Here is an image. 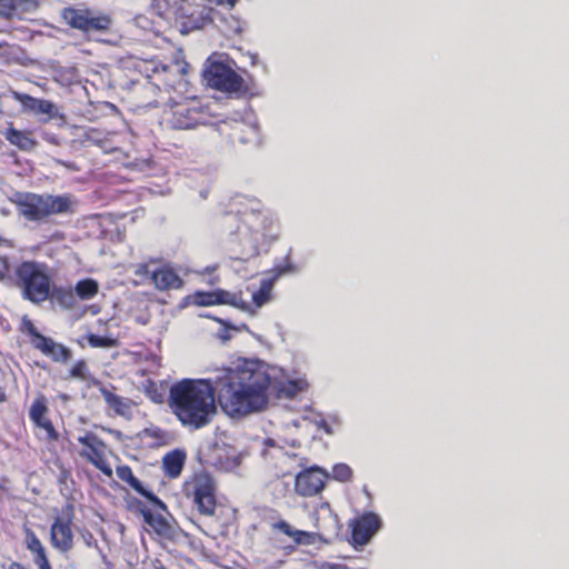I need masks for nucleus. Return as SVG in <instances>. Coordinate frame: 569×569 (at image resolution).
Here are the masks:
<instances>
[{
  "mask_svg": "<svg viewBox=\"0 0 569 569\" xmlns=\"http://www.w3.org/2000/svg\"><path fill=\"white\" fill-rule=\"evenodd\" d=\"M77 440L81 445L80 457L91 463L102 475L111 478L113 470L108 458L112 451L109 446L92 431H87L83 436L78 437Z\"/></svg>",
  "mask_w": 569,
  "mask_h": 569,
  "instance_id": "nucleus-9",
  "label": "nucleus"
},
{
  "mask_svg": "<svg viewBox=\"0 0 569 569\" xmlns=\"http://www.w3.org/2000/svg\"><path fill=\"white\" fill-rule=\"evenodd\" d=\"M87 340L90 347L92 348H110L117 345V341L113 338L106 336H98L94 333H89L87 336Z\"/></svg>",
  "mask_w": 569,
  "mask_h": 569,
  "instance_id": "nucleus-33",
  "label": "nucleus"
},
{
  "mask_svg": "<svg viewBox=\"0 0 569 569\" xmlns=\"http://www.w3.org/2000/svg\"><path fill=\"white\" fill-rule=\"evenodd\" d=\"M116 473L121 481L127 483L137 493L144 497L153 507H156L160 510L167 509L166 503L157 495H154L151 490H148L143 487L141 481L133 475V471L130 466H128V465L117 466Z\"/></svg>",
  "mask_w": 569,
  "mask_h": 569,
  "instance_id": "nucleus-17",
  "label": "nucleus"
},
{
  "mask_svg": "<svg viewBox=\"0 0 569 569\" xmlns=\"http://www.w3.org/2000/svg\"><path fill=\"white\" fill-rule=\"evenodd\" d=\"M4 138L10 144L22 151H31L38 146L31 131L18 130L12 124L6 129Z\"/></svg>",
  "mask_w": 569,
  "mask_h": 569,
  "instance_id": "nucleus-21",
  "label": "nucleus"
},
{
  "mask_svg": "<svg viewBox=\"0 0 569 569\" xmlns=\"http://www.w3.org/2000/svg\"><path fill=\"white\" fill-rule=\"evenodd\" d=\"M271 298V287L268 282L261 284V287L252 292L251 299L254 308H261Z\"/></svg>",
  "mask_w": 569,
  "mask_h": 569,
  "instance_id": "nucleus-32",
  "label": "nucleus"
},
{
  "mask_svg": "<svg viewBox=\"0 0 569 569\" xmlns=\"http://www.w3.org/2000/svg\"><path fill=\"white\" fill-rule=\"evenodd\" d=\"M189 63L174 60L169 64L158 59L140 60L136 69L148 80V83L160 94L168 93L167 98L150 101L153 107L167 106L163 112V120L167 126L174 130H188L204 122L206 111L200 102L188 96L189 81L187 79Z\"/></svg>",
  "mask_w": 569,
  "mask_h": 569,
  "instance_id": "nucleus-2",
  "label": "nucleus"
},
{
  "mask_svg": "<svg viewBox=\"0 0 569 569\" xmlns=\"http://www.w3.org/2000/svg\"><path fill=\"white\" fill-rule=\"evenodd\" d=\"M146 392L153 402H156V403L163 402V396L161 392L158 391V387H157L156 382L149 381L148 386L146 387Z\"/></svg>",
  "mask_w": 569,
  "mask_h": 569,
  "instance_id": "nucleus-36",
  "label": "nucleus"
},
{
  "mask_svg": "<svg viewBox=\"0 0 569 569\" xmlns=\"http://www.w3.org/2000/svg\"><path fill=\"white\" fill-rule=\"evenodd\" d=\"M54 110H56V106L50 100L37 99L34 114L52 116Z\"/></svg>",
  "mask_w": 569,
  "mask_h": 569,
  "instance_id": "nucleus-35",
  "label": "nucleus"
},
{
  "mask_svg": "<svg viewBox=\"0 0 569 569\" xmlns=\"http://www.w3.org/2000/svg\"><path fill=\"white\" fill-rule=\"evenodd\" d=\"M89 377H90V373H89L88 365H87L86 360L80 359V360L76 361L72 365V367L69 369L67 379H77V380L86 381V380H88Z\"/></svg>",
  "mask_w": 569,
  "mask_h": 569,
  "instance_id": "nucleus-31",
  "label": "nucleus"
},
{
  "mask_svg": "<svg viewBox=\"0 0 569 569\" xmlns=\"http://www.w3.org/2000/svg\"><path fill=\"white\" fill-rule=\"evenodd\" d=\"M132 270L134 286L151 283L160 292L180 290L184 286V280L174 267L160 258H149L148 261L138 262L132 266Z\"/></svg>",
  "mask_w": 569,
  "mask_h": 569,
  "instance_id": "nucleus-6",
  "label": "nucleus"
},
{
  "mask_svg": "<svg viewBox=\"0 0 569 569\" xmlns=\"http://www.w3.org/2000/svg\"><path fill=\"white\" fill-rule=\"evenodd\" d=\"M203 77L209 87L222 92H237L243 84V79L228 64L210 59L203 70Z\"/></svg>",
  "mask_w": 569,
  "mask_h": 569,
  "instance_id": "nucleus-11",
  "label": "nucleus"
},
{
  "mask_svg": "<svg viewBox=\"0 0 569 569\" xmlns=\"http://www.w3.org/2000/svg\"><path fill=\"white\" fill-rule=\"evenodd\" d=\"M206 463L217 471L229 472L240 466L241 455L230 445L214 443L206 456Z\"/></svg>",
  "mask_w": 569,
  "mask_h": 569,
  "instance_id": "nucleus-14",
  "label": "nucleus"
},
{
  "mask_svg": "<svg viewBox=\"0 0 569 569\" xmlns=\"http://www.w3.org/2000/svg\"><path fill=\"white\" fill-rule=\"evenodd\" d=\"M216 385L206 379H182L171 386L168 405L183 427L199 430L211 423L217 413L216 389L221 408L231 417L263 410L271 377L261 362L243 360L218 377Z\"/></svg>",
  "mask_w": 569,
  "mask_h": 569,
  "instance_id": "nucleus-1",
  "label": "nucleus"
},
{
  "mask_svg": "<svg viewBox=\"0 0 569 569\" xmlns=\"http://www.w3.org/2000/svg\"><path fill=\"white\" fill-rule=\"evenodd\" d=\"M9 92H10V96L12 97V99L21 104V108L23 111L34 113L36 103H37L38 98H34L27 93L16 91L13 89H10Z\"/></svg>",
  "mask_w": 569,
  "mask_h": 569,
  "instance_id": "nucleus-30",
  "label": "nucleus"
},
{
  "mask_svg": "<svg viewBox=\"0 0 569 569\" xmlns=\"http://www.w3.org/2000/svg\"><path fill=\"white\" fill-rule=\"evenodd\" d=\"M332 477L341 482L350 481L352 479V469L346 463L335 465L332 468Z\"/></svg>",
  "mask_w": 569,
  "mask_h": 569,
  "instance_id": "nucleus-34",
  "label": "nucleus"
},
{
  "mask_svg": "<svg viewBox=\"0 0 569 569\" xmlns=\"http://www.w3.org/2000/svg\"><path fill=\"white\" fill-rule=\"evenodd\" d=\"M4 46H7L6 42H0V49L3 48Z\"/></svg>",
  "mask_w": 569,
  "mask_h": 569,
  "instance_id": "nucleus-44",
  "label": "nucleus"
},
{
  "mask_svg": "<svg viewBox=\"0 0 569 569\" xmlns=\"http://www.w3.org/2000/svg\"><path fill=\"white\" fill-rule=\"evenodd\" d=\"M380 526V519L373 512H365L359 516L351 525L352 543L358 546L367 545Z\"/></svg>",
  "mask_w": 569,
  "mask_h": 569,
  "instance_id": "nucleus-16",
  "label": "nucleus"
},
{
  "mask_svg": "<svg viewBox=\"0 0 569 569\" xmlns=\"http://www.w3.org/2000/svg\"><path fill=\"white\" fill-rule=\"evenodd\" d=\"M224 1L223 0H220L219 3L222 4ZM226 2L230 6V7H233L234 3H236V0H226Z\"/></svg>",
  "mask_w": 569,
  "mask_h": 569,
  "instance_id": "nucleus-41",
  "label": "nucleus"
},
{
  "mask_svg": "<svg viewBox=\"0 0 569 569\" xmlns=\"http://www.w3.org/2000/svg\"><path fill=\"white\" fill-rule=\"evenodd\" d=\"M74 290L81 300H89L98 293L99 286L93 279H83L77 282Z\"/></svg>",
  "mask_w": 569,
  "mask_h": 569,
  "instance_id": "nucleus-27",
  "label": "nucleus"
},
{
  "mask_svg": "<svg viewBox=\"0 0 569 569\" xmlns=\"http://www.w3.org/2000/svg\"><path fill=\"white\" fill-rule=\"evenodd\" d=\"M83 142L101 148L104 153H110L116 150V147L111 141L110 134L102 132L96 128H90L84 132Z\"/></svg>",
  "mask_w": 569,
  "mask_h": 569,
  "instance_id": "nucleus-24",
  "label": "nucleus"
},
{
  "mask_svg": "<svg viewBox=\"0 0 569 569\" xmlns=\"http://www.w3.org/2000/svg\"><path fill=\"white\" fill-rule=\"evenodd\" d=\"M229 139L233 144L257 147L261 143L260 128L257 124L238 122L232 127Z\"/></svg>",
  "mask_w": 569,
  "mask_h": 569,
  "instance_id": "nucleus-18",
  "label": "nucleus"
},
{
  "mask_svg": "<svg viewBox=\"0 0 569 569\" xmlns=\"http://www.w3.org/2000/svg\"><path fill=\"white\" fill-rule=\"evenodd\" d=\"M10 202L14 204L19 216L30 222H44L51 216L72 211L70 194L17 191L10 198Z\"/></svg>",
  "mask_w": 569,
  "mask_h": 569,
  "instance_id": "nucleus-3",
  "label": "nucleus"
},
{
  "mask_svg": "<svg viewBox=\"0 0 569 569\" xmlns=\"http://www.w3.org/2000/svg\"><path fill=\"white\" fill-rule=\"evenodd\" d=\"M213 305L229 303L232 306L240 307L243 310H248L249 306L244 301L238 302L237 297L223 290L212 291Z\"/></svg>",
  "mask_w": 569,
  "mask_h": 569,
  "instance_id": "nucleus-28",
  "label": "nucleus"
},
{
  "mask_svg": "<svg viewBox=\"0 0 569 569\" xmlns=\"http://www.w3.org/2000/svg\"><path fill=\"white\" fill-rule=\"evenodd\" d=\"M187 455L183 450L174 449L169 451L162 458V469L170 479L178 478L184 467Z\"/></svg>",
  "mask_w": 569,
  "mask_h": 569,
  "instance_id": "nucleus-22",
  "label": "nucleus"
},
{
  "mask_svg": "<svg viewBox=\"0 0 569 569\" xmlns=\"http://www.w3.org/2000/svg\"><path fill=\"white\" fill-rule=\"evenodd\" d=\"M24 546L30 551L38 569H53L43 543L31 529L24 530Z\"/></svg>",
  "mask_w": 569,
  "mask_h": 569,
  "instance_id": "nucleus-19",
  "label": "nucleus"
},
{
  "mask_svg": "<svg viewBox=\"0 0 569 569\" xmlns=\"http://www.w3.org/2000/svg\"><path fill=\"white\" fill-rule=\"evenodd\" d=\"M74 507L66 503L54 517L50 527V543L61 553H68L74 545L73 535Z\"/></svg>",
  "mask_w": 569,
  "mask_h": 569,
  "instance_id": "nucleus-10",
  "label": "nucleus"
},
{
  "mask_svg": "<svg viewBox=\"0 0 569 569\" xmlns=\"http://www.w3.org/2000/svg\"><path fill=\"white\" fill-rule=\"evenodd\" d=\"M116 388L111 386V388H107L104 386H101L99 388V391L104 400V402L108 405L110 409L113 410V412L117 416L121 417H130L132 413V408L134 406V402L129 399L121 396H118L113 392Z\"/></svg>",
  "mask_w": 569,
  "mask_h": 569,
  "instance_id": "nucleus-20",
  "label": "nucleus"
},
{
  "mask_svg": "<svg viewBox=\"0 0 569 569\" xmlns=\"http://www.w3.org/2000/svg\"><path fill=\"white\" fill-rule=\"evenodd\" d=\"M107 431H108L109 433H112V435H113V433H116V435H120V432H119V431H114V430H112V429H107Z\"/></svg>",
  "mask_w": 569,
  "mask_h": 569,
  "instance_id": "nucleus-42",
  "label": "nucleus"
},
{
  "mask_svg": "<svg viewBox=\"0 0 569 569\" xmlns=\"http://www.w3.org/2000/svg\"><path fill=\"white\" fill-rule=\"evenodd\" d=\"M272 528L291 538L297 545H311L315 542V535L312 532L293 529L286 520L273 523Z\"/></svg>",
  "mask_w": 569,
  "mask_h": 569,
  "instance_id": "nucleus-23",
  "label": "nucleus"
},
{
  "mask_svg": "<svg viewBox=\"0 0 569 569\" xmlns=\"http://www.w3.org/2000/svg\"><path fill=\"white\" fill-rule=\"evenodd\" d=\"M188 0H152L153 7L160 16H179L181 14L182 6Z\"/></svg>",
  "mask_w": 569,
  "mask_h": 569,
  "instance_id": "nucleus-26",
  "label": "nucleus"
},
{
  "mask_svg": "<svg viewBox=\"0 0 569 569\" xmlns=\"http://www.w3.org/2000/svg\"><path fill=\"white\" fill-rule=\"evenodd\" d=\"M194 303L198 306H213V296L212 291L210 292H202L198 291L194 293Z\"/></svg>",
  "mask_w": 569,
  "mask_h": 569,
  "instance_id": "nucleus-37",
  "label": "nucleus"
},
{
  "mask_svg": "<svg viewBox=\"0 0 569 569\" xmlns=\"http://www.w3.org/2000/svg\"><path fill=\"white\" fill-rule=\"evenodd\" d=\"M0 280H4L8 278L10 272V263L7 257H0Z\"/></svg>",
  "mask_w": 569,
  "mask_h": 569,
  "instance_id": "nucleus-38",
  "label": "nucleus"
},
{
  "mask_svg": "<svg viewBox=\"0 0 569 569\" xmlns=\"http://www.w3.org/2000/svg\"><path fill=\"white\" fill-rule=\"evenodd\" d=\"M9 400V393L7 386L0 381V405L6 403Z\"/></svg>",
  "mask_w": 569,
  "mask_h": 569,
  "instance_id": "nucleus-39",
  "label": "nucleus"
},
{
  "mask_svg": "<svg viewBox=\"0 0 569 569\" xmlns=\"http://www.w3.org/2000/svg\"><path fill=\"white\" fill-rule=\"evenodd\" d=\"M14 277L16 286L23 299L39 305L52 296L54 284L47 264L31 260L22 261L14 270Z\"/></svg>",
  "mask_w": 569,
  "mask_h": 569,
  "instance_id": "nucleus-5",
  "label": "nucleus"
},
{
  "mask_svg": "<svg viewBox=\"0 0 569 569\" xmlns=\"http://www.w3.org/2000/svg\"><path fill=\"white\" fill-rule=\"evenodd\" d=\"M234 203H242L239 198L234 199Z\"/></svg>",
  "mask_w": 569,
  "mask_h": 569,
  "instance_id": "nucleus-43",
  "label": "nucleus"
},
{
  "mask_svg": "<svg viewBox=\"0 0 569 569\" xmlns=\"http://www.w3.org/2000/svg\"><path fill=\"white\" fill-rule=\"evenodd\" d=\"M93 536L88 533V538H86L87 545L90 547L92 545Z\"/></svg>",
  "mask_w": 569,
  "mask_h": 569,
  "instance_id": "nucleus-40",
  "label": "nucleus"
},
{
  "mask_svg": "<svg viewBox=\"0 0 569 569\" xmlns=\"http://www.w3.org/2000/svg\"><path fill=\"white\" fill-rule=\"evenodd\" d=\"M18 330L29 338V343L36 350L50 357L52 361L66 363L71 359V350L62 343L56 342L52 338L43 336L28 315L22 316Z\"/></svg>",
  "mask_w": 569,
  "mask_h": 569,
  "instance_id": "nucleus-8",
  "label": "nucleus"
},
{
  "mask_svg": "<svg viewBox=\"0 0 569 569\" xmlns=\"http://www.w3.org/2000/svg\"><path fill=\"white\" fill-rule=\"evenodd\" d=\"M29 419L36 428L44 431L48 441L56 442L59 440L60 433L49 417V407L43 395L38 396L31 403Z\"/></svg>",
  "mask_w": 569,
  "mask_h": 569,
  "instance_id": "nucleus-15",
  "label": "nucleus"
},
{
  "mask_svg": "<svg viewBox=\"0 0 569 569\" xmlns=\"http://www.w3.org/2000/svg\"><path fill=\"white\" fill-rule=\"evenodd\" d=\"M28 0H0V17L11 19Z\"/></svg>",
  "mask_w": 569,
  "mask_h": 569,
  "instance_id": "nucleus-29",
  "label": "nucleus"
},
{
  "mask_svg": "<svg viewBox=\"0 0 569 569\" xmlns=\"http://www.w3.org/2000/svg\"><path fill=\"white\" fill-rule=\"evenodd\" d=\"M188 496L193 498L198 511L211 516L216 510V487L212 478L207 473L196 475L186 487Z\"/></svg>",
  "mask_w": 569,
  "mask_h": 569,
  "instance_id": "nucleus-12",
  "label": "nucleus"
},
{
  "mask_svg": "<svg viewBox=\"0 0 569 569\" xmlns=\"http://www.w3.org/2000/svg\"><path fill=\"white\" fill-rule=\"evenodd\" d=\"M141 515L146 523H148L157 533L166 535L170 526L161 515H154L148 508H141Z\"/></svg>",
  "mask_w": 569,
  "mask_h": 569,
  "instance_id": "nucleus-25",
  "label": "nucleus"
},
{
  "mask_svg": "<svg viewBox=\"0 0 569 569\" xmlns=\"http://www.w3.org/2000/svg\"><path fill=\"white\" fill-rule=\"evenodd\" d=\"M327 480V471L318 466H312L297 473L295 490L299 496L313 497L323 490Z\"/></svg>",
  "mask_w": 569,
  "mask_h": 569,
  "instance_id": "nucleus-13",
  "label": "nucleus"
},
{
  "mask_svg": "<svg viewBox=\"0 0 569 569\" xmlns=\"http://www.w3.org/2000/svg\"><path fill=\"white\" fill-rule=\"evenodd\" d=\"M338 567H339L338 565H333V566H330V569H336Z\"/></svg>",
  "mask_w": 569,
  "mask_h": 569,
  "instance_id": "nucleus-45",
  "label": "nucleus"
},
{
  "mask_svg": "<svg viewBox=\"0 0 569 569\" xmlns=\"http://www.w3.org/2000/svg\"><path fill=\"white\" fill-rule=\"evenodd\" d=\"M61 19L87 40H98L99 36L109 34L113 28V18L109 12L84 3L64 7L61 10Z\"/></svg>",
  "mask_w": 569,
  "mask_h": 569,
  "instance_id": "nucleus-4",
  "label": "nucleus"
},
{
  "mask_svg": "<svg viewBox=\"0 0 569 569\" xmlns=\"http://www.w3.org/2000/svg\"><path fill=\"white\" fill-rule=\"evenodd\" d=\"M234 219L238 221L236 234L239 237L240 242H244L248 247V254H253L258 251L259 238L264 236L267 229L266 214L254 208H246L244 210H237Z\"/></svg>",
  "mask_w": 569,
  "mask_h": 569,
  "instance_id": "nucleus-7",
  "label": "nucleus"
}]
</instances>
